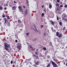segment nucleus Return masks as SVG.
Returning a JSON list of instances; mask_svg holds the SVG:
<instances>
[{"mask_svg": "<svg viewBox=\"0 0 67 67\" xmlns=\"http://www.w3.org/2000/svg\"><path fill=\"white\" fill-rule=\"evenodd\" d=\"M41 27H43V25H41Z\"/></svg>", "mask_w": 67, "mask_h": 67, "instance_id": "nucleus-34", "label": "nucleus"}, {"mask_svg": "<svg viewBox=\"0 0 67 67\" xmlns=\"http://www.w3.org/2000/svg\"><path fill=\"white\" fill-rule=\"evenodd\" d=\"M47 62H48H48H49V60H47Z\"/></svg>", "mask_w": 67, "mask_h": 67, "instance_id": "nucleus-42", "label": "nucleus"}, {"mask_svg": "<svg viewBox=\"0 0 67 67\" xmlns=\"http://www.w3.org/2000/svg\"><path fill=\"white\" fill-rule=\"evenodd\" d=\"M56 6H59V4H58V3H57L56 4Z\"/></svg>", "mask_w": 67, "mask_h": 67, "instance_id": "nucleus-25", "label": "nucleus"}, {"mask_svg": "<svg viewBox=\"0 0 67 67\" xmlns=\"http://www.w3.org/2000/svg\"><path fill=\"white\" fill-rule=\"evenodd\" d=\"M51 63H52V65L55 67H57V64H55V63L53 61H51Z\"/></svg>", "mask_w": 67, "mask_h": 67, "instance_id": "nucleus-3", "label": "nucleus"}, {"mask_svg": "<svg viewBox=\"0 0 67 67\" xmlns=\"http://www.w3.org/2000/svg\"><path fill=\"white\" fill-rule=\"evenodd\" d=\"M14 3H16V2H15V1H14Z\"/></svg>", "mask_w": 67, "mask_h": 67, "instance_id": "nucleus-46", "label": "nucleus"}, {"mask_svg": "<svg viewBox=\"0 0 67 67\" xmlns=\"http://www.w3.org/2000/svg\"><path fill=\"white\" fill-rule=\"evenodd\" d=\"M7 19H9V20H11V18L9 16L7 15Z\"/></svg>", "mask_w": 67, "mask_h": 67, "instance_id": "nucleus-12", "label": "nucleus"}, {"mask_svg": "<svg viewBox=\"0 0 67 67\" xmlns=\"http://www.w3.org/2000/svg\"><path fill=\"white\" fill-rule=\"evenodd\" d=\"M34 26L35 27V29H34L33 28V29L34 30V31H35L36 32H37L38 33H40V31H38V30H37V28H36V26H35V25H34Z\"/></svg>", "mask_w": 67, "mask_h": 67, "instance_id": "nucleus-2", "label": "nucleus"}, {"mask_svg": "<svg viewBox=\"0 0 67 67\" xmlns=\"http://www.w3.org/2000/svg\"><path fill=\"white\" fill-rule=\"evenodd\" d=\"M8 52H9V51H8Z\"/></svg>", "mask_w": 67, "mask_h": 67, "instance_id": "nucleus-57", "label": "nucleus"}, {"mask_svg": "<svg viewBox=\"0 0 67 67\" xmlns=\"http://www.w3.org/2000/svg\"><path fill=\"white\" fill-rule=\"evenodd\" d=\"M44 11L45 12V11H46V9H44Z\"/></svg>", "mask_w": 67, "mask_h": 67, "instance_id": "nucleus-43", "label": "nucleus"}, {"mask_svg": "<svg viewBox=\"0 0 67 67\" xmlns=\"http://www.w3.org/2000/svg\"><path fill=\"white\" fill-rule=\"evenodd\" d=\"M62 37V34H61L58 36V37L59 38H60V37Z\"/></svg>", "mask_w": 67, "mask_h": 67, "instance_id": "nucleus-14", "label": "nucleus"}, {"mask_svg": "<svg viewBox=\"0 0 67 67\" xmlns=\"http://www.w3.org/2000/svg\"><path fill=\"white\" fill-rule=\"evenodd\" d=\"M21 46L20 45V46H17V47L18 48H19V51H20V48H21Z\"/></svg>", "mask_w": 67, "mask_h": 67, "instance_id": "nucleus-7", "label": "nucleus"}, {"mask_svg": "<svg viewBox=\"0 0 67 67\" xmlns=\"http://www.w3.org/2000/svg\"><path fill=\"white\" fill-rule=\"evenodd\" d=\"M39 63V61H37L36 62V65H38V64Z\"/></svg>", "mask_w": 67, "mask_h": 67, "instance_id": "nucleus-16", "label": "nucleus"}, {"mask_svg": "<svg viewBox=\"0 0 67 67\" xmlns=\"http://www.w3.org/2000/svg\"><path fill=\"white\" fill-rule=\"evenodd\" d=\"M42 8H43L44 7V6H42Z\"/></svg>", "mask_w": 67, "mask_h": 67, "instance_id": "nucleus-50", "label": "nucleus"}, {"mask_svg": "<svg viewBox=\"0 0 67 67\" xmlns=\"http://www.w3.org/2000/svg\"><path fill=\"white\" fill-rule=\"evenodd\" d=\"M12 10H15V9H16V7L15 6H13L12 7Z\"/></svg>", "mask_w": 67, "mask_h": 67, "instance_id": "nucleus-10", "label": "nucleus"}, {"mask_svg": "<svg viewBox=\"0 0 67 67\" xmlns=\"http://www.w3.org/2000/svg\"><path fill=\"white\" fill-rule=\"evenodd\" d=\"M36 58H38V57L37 56H36Z\"/></svg>", "mask_w": 67, "mask_h": 67, "instance_id": "nucleus-39", "label": "nucleus"}, {"mask_svg": "<svg viewBox=\"0 0 67 67\" xmlns=\"http://www.w3.org/2000/svg\"><path fill=\"white\" fill-rule=\"evenodd\" d=\"M18 44H20V43H18Z\"/></svg>", "mask_w": 67, "mask_h": 67, "instance_id": "nucleus-54", "label": "nucleus"}, {"mask_svg": "<svg viewBox=\"0 0 67 67\" xmlns=\"http://www.w3.org/2000/svg\"><path fill=\"white\" fill-rule=\"evenodd\" d=\"M50 67V64H49L46 67Z\"/></svg>", "mask_w": 67, "mask_h": 67, "instance_id": "nucleus-21", "label": "nucleus"}, {"mask_svg": "<svg viewBox=\"0 0 67 67\" xmlns=\"http://www.w3.org/2000/svg\"><path fill=\"white\" fill-rule=\"evenodd\" d=\"M50 22H51L52 25H53V26H54V23L52 20H51Z\"/></svg>", "mask_w": 67, "mask_h": 67, "instance_id": "nucleus-5", "label": "nucleus"}, {"mask_svg": "<svg viewBox=\"0 0 67 67\" xmlns=\"http://www.w3.org/2000/svg\"><path fill=\"white\" fill-rule=\"evenodd\" d=\"M15 42L16 43H17V42H18V40H15Z\"/></svg>", "mask_w": 67, "mask_h": 67, "instance_id": "nucleus-31", "label": "nucleus"}, {"mask_svg": "<svg viewBox=\"0 0 67 67\" xmlns=\"http://www.w3.org/2000/svg\"><path fill=\"white\" fill-rule=\"evenodd\" d=\"M1 20H2V19H0V20L1 21Z\"/></svg>", "mask_w": 67, "mask_h": 67, "instance_id": "nucleus-52", "label": "nucleus"}, {"mask_svg": "<svg viewBox=\"0 0 67 67\" xmlns=\"http://www.w3.org/2000/svg\"><path fill=\"white\" fill-rule=\"evenodd\" d=\"M18 22L19 23H21V20H18Z\"/></svg>", "mask_w": 67, "mask_h": 67, "instance_id": "nucleus-24", "label": "nucleus"}, {"mask_svg": "<svg viewBox=\"0 0 67 67\" xmlns=\"http://www.w3.org/2000/svg\"><path fill=\"white\" fill-rule=\"evenodd\" d=\"M49 9H52V4H49Z\"/></svg>", "mask_w": 67, "mask_h": 67, "instance_id": "nucleus-11", "label": "nucleus"}, {"mask_svg": "<svg viewBox=\"0 0 67 67\" xmlns=\"http://www.w3.org/2000/svg\"><path fill=\"white\" fill-rule=\"evenodd\" d=\"M7 8L6 7H5L4 8V10H6Z\"/></svg>", "mask_w": 67, "mask_h": 67, "instance_id": "nucleus-38", "label": "nucleus"}, {"mask_svg": "<svg viewBox=\"0 0 67 67\" xmlns=\"http://www.w3.org/2000/svg\"><path fill=\"white\" fill-rule=\"evenodd\" d=\"M33 56H34V57H36V55H33Z\"/></svg>", "mask_w": 67, "mask_h": 67, "instance_id": "nucleus-40", "label": "nucleus"}, {"mask_svg": "<svg viewBox=\"0 0 67 67\" xmlns=\"http://www.w3.org/2000/svg\"><path fill=\"white\" fill-rule=\"evenodd\" d=\"M57 1L58 3L59 2V0H57Z\"/></svg>", "mask_w": 67, "mask_h": 67, "instance_id": "nucleus-28", "label": "nucleus"}, {"mask_svg": "<svg viewBox=\"0 0 67 67\" xmlns=\"http://www.w3.org/2000/svg\"><path fill=\"white\" fill-rule=\"evenodd\" d=\"M35 54H36V55H38V53H37V52H35Z\"/></svg>", "mask_w": 67, "mask_h": 67, "instance_id": "nucleus-26", "label": "nucleus"}, {"mask_svg": "<svg viewBox=\"0 0 67 67\" xmlns=\"http://www.w3.org/2000/svg\"><path fill=\"white\" fill-rule=\"evenodd\" d=\"M64 7H65V8H66L67 7V5H65L64 6Z\"/></svg>", "mask_w": 67, "mask_h": 67, "instance_id": "nucleus-30", "label": "nucleus"}, {"mask_svg": "<svg viewBox=\"0 0 67 67\" xmlns=\"http://www.w3.org/2000/svg\"><path fill=\"white\" fill-rule=\"evenodd\" d=\"M23 8H25V6H24Z\"/></svg>", "mask_w": 67, "mask_h": 67, "instance_id": "nucleus-47", "label": "nucleus"}, {"mask_svg": "<svg viewBox=\"0 0 67 67\" xmlns=\"http://www.w3.org/2000/svg\"><path fill=\"white\" fill-rule=\"evenodd\" d=\"M44 35H46V33H44Z\"/></svg>", "mask_w": 67, "mask_h": 67, "instance_id": "nucleus-44", "label": "nucleus"}, {"mask_svg": "<svg viewBox=\"0 0 67 67\" xmlns=\"http://www.w3.org/2000/svg\"><path fill=\"white\" fill-rule=\"evenodd\" d=\"M65 27H64L63 28V30H65Z\"/></svg>", "mask_w": 67, "mask_h": 67, "instance_id": "nucleus-41", "label": "nucleus"}, {"mask_svg": "<svg viewBox=\"0 0 67 67\" xmlns=\"http://www.w3.org/2000/svg\"><path fill=\"white\" fill-rule=\"evenodd\" d=\"M0 7H1V5H0Z\"/></svg>", "mask_w": 67, "mask_h": 67, "instance_id": "nucleus-56", "label": "nucleus"}, {"mask_svg": "<svg viewBox=\"0 0 67 67\" xmlns=\"http://www.w3.org/2000/svg\"><path fill=\"white\" fill-rule=\"evenodd\" d=\"M4 24H5L7 23V18H4Z\"/></svg>", "mask_w": 67, "mask_h": 67, "instance_id": "nucleus-8", "label": "nucleus"}, {"mask_svg": "<svg viewBox=\"0 0 67 67\" xmlns=\"http://www.w3.org/2000/svg\"><path fill=\"white\" fill-rule=\"evenodd\" d=\"M56 34L57 36H58L59 35V32H57L56 33Z\"/></svg>", "mask_w": 67, "mask_h": 67, "instance_id": "nucleus-15", "label": "nucleus"}, {"mask_svg": "<svg viewBox=\"0 0 67 67\" xmlns=\"http://www.w3.org/2000/svg\"><path fill=\"white\" fill-rule=\"evenodd\" d=\"M27 11V9H26L25 10V13L26 14H26L28 13Z\"/></svg>", "mask_w": 67, "mask_h": 67, "instance_id": "nucleus-9", "label": "nucleus"}, {"mask_svg": "<svg viewBox=\"0 0 67 67\" xmlns=\"http://www.w3.org/2000/svg\"><path fill=\"white\" fill-rule=\"evenodd\" d=\"M38 51V49H37V51Z\"/></svg>", "mask_w": 67, "mask_h": 67, "instance_id": "nucleus-49", "label": "nucleus"}, {"mask_svg": "<svg viewBox=\"0 0 67 67\" xmlns=\"http://www.w3.org/2000/svg\"><path fill=\"white\" fill-rule=\"evenodd\" d=\"M63 7V5H60V7H61V8H62V7Z\"/></svg>", "mask_w": 67, "mask_h": 67, "instance_id": "nucleus-35", "label": "nucleus"}, {"mask_svg": "<svg viewBox=\"0 0 67 67\" xmlns=\"http://www.w3.org/2000/svg\"><path fill=\"white\" fill-rule=\"evenodd\" d=\"M5 5H7V6H8V5L7 4H5Z\"/></svg>", "mask_w": 67, "mask_h": 67, "instance_id": "nucleus-45", "label": "nucleus"}, {"mask_svg": "<svg viewBox=\"0 0 67 67\" xmlns=\"http://www.w3.org/2000/svg\"><path fill=\"white\" fill-rule=\"evenodd\" d=\"M66 65L67 66V62L66 64Z\"/></svg>", "mask_w": 67, "mask_h": 67, "instance_id": "nucleus-53", "label": "nucleus"}, {"mask_svg": "<svg viewBox=\"0 0 67 67\" xmlns=\"http://www.w3.org/2000/svg\"><path fill=\"white\" fill-rule=\"evenodd\" d=\"M63 64H64V65H65V62H64L63 63Z\"/></svg>", "mask_w": 67, "mask_h": 67, "instance_id": "nucleus-48", "label": "nucleus"}, {"mask_svg": "<svg viewBox=\"0 0 67 67\" xmlns=\"http://www.w3.org/2000/svg\"><path fill=\"white\" fill-rule=\"evenodd\" d=\"M10 63H11V64H13V61L12 60V61H11Z\"/></svg>", "mask_w": 67, "mask_h": 67, "instance_id": "nucleus-27", "label": "nucleus"}, {"mask_svg": "<svg viewBox=\"0 0 67 67\" xmlns=\"http://www.w3.org/2000/svg\"><path fill=\"white\" fill-rule=\"evenodd\" d=\"M26 1L27 3V5H29V1H28V0H26Z\"/></svg>", "mask_w": 67, "mask_h": 67, "instance_id": "nucleus-19", "label": "nucleus"}, {"mask_svg": "<svg viewBox=\"0 0 67 67\" xmlns=\"http://www.w3.org/2000/svg\"><path fill=\"white\" fill-rule=\"evenodd\" d=\"M18 8L20 10H21V12H22V10H23V9L22 8V6H19L18 7Z\"/></svg>", "mask_w": 67, "mask_h": 67, "instance_id": "nucleus-4", "label": "nucleus"}, {"mask_svg": "<svg viewBox=\"0 0 67 67\" xmlns=\"http://www.w3.org/2000/svg\"><path fill=\"white\" fill-rule=\"evenodd\" d=\"M53 61H54V62H55L56 63H57V62H58V60L55 59H53Z\"/></svg>", "mask_w": 67, "mask_h": 67, "instance_id": "nucleus-6", "label": "nucleus"}, {"mask_svg": "<svg viewBox=\"0 0 67 67\" xmlns=\"http://www.w3.org/2000/svg\"><path fill=\"white\" fill-rule=\"evenodd\" d=\"M5 48L6 51H8V47H10V46L7 43L5 42L4 43Z\"/></svg>", "mask_w": 67, "mask_h": 67, "instance_id": "nucleus-1", "label": "nucleus"}, {"mask_svg": "<svg viewBox=\"0 0 67 67\" xmlns=\"http://www.w3.org/2000/svg\"><path fill=\"white\" fill-rule=\"evenodd\" d=\"M10 22H9L7 24H8V26H10Z\"/></svg>", "mask_w": 67, "mask_h": 67, "instance_id": "nucleus-23", "label": "nucleus"}, {"mask_svg": "<svg viewBox=\"0 0 67 67\" xmlns=\"http://www.w3.org/2000/svg\"><path fill=\"white\" fill-rule=\"evenodd\" d=\"M57 19L58 21V20L59 19V18H58V16H57Z\"/></svg>", "mask_w": 67, "mask_h": 67, "instance_id": "nucleus-29", "label": "nucleus"}, {"mask_svg": "<svg viewBox=\"0 0 67 67\" xmlns=\"http://www.w3.org/2000/svg\"><path fill=\"white\" fill-rule=\"evenodd\" d=\"M57 10H58V11H59V9H57Z\"/></svg>", "mask_w": 67, "mask_h": 67, "instance_id": "nucleus-51", "label": "nucleus"}, {"mask_svg": "<svg viewBox=\"0 0 67 67\" xmlns=\"http://www.w3.org/2000/svg\"><path fill=\"white\" fill-rule=\"evenodd\" d=\"M62 18H63L62 19L64 20H65V17H64V15H63L62 16Z\"/></svg>", "mask_w": 67, "mask_h": 67, "instance_id": "nucleus-13", "label": "nucleus"}, {"mask_svg": "<svg viewBox=\"0 0 67 67\" xmlns=\"http://www.w3.org/2000/svg\"><path fill=\"white\" fill-rule=\"evenodd\" d=\"M30 48H32V45H31L30 46Z\"/></svg>", "mask_w": 67, "mask_h": 67, "instance_id": "nucleus-37", "label": "nucleus"}, {"mask_svg": "<svg viewBox=\"0 0 67 67\" xmlns=\"http://www.w3.org/2000/svg\"><path fill=\"white\" fill-rule=\"evenodd\" d=\"M36 40H34V41H35Z\"/></svg>", "mask_w": 67, "mask_h": 67, "instance_id": "nucleus-55", "label": "nucleus"}, {"mask_svg": "<svg viewBox=\"0 0 67 67\" xmlns=\"http://www.w3.org/2000/svg\"><path fill=\"white\" fill-rule=\"evenodd\" d=\"M29 33H28L26 34V35H27V36H28V35H29Z\"/></svg>", "mask_w": 67, "mask_h": 67, "instance_id": "nucleus-32", "label": "nucleus"}, {"mask_svg": "<svg viewBox=\"0 0 67 67\" xmlns=\"http://www.w3.org/2000/svg\"><path fill=\"white\" fill-rule=\"evenodd\" d=\"M35 50V48H32V50H33V51H34Z\"/></svg>", "mask_w": 67, "mask_h": 67, "instance_id": "nucleus-33", "label": "nucleus"}, {"mask_svg": "<svg viewBox=\"0 0 67 67\" xmlns=\"http://www.w3.org/2000/svg\"><path fill=\"white\" fill-rule=\"evenodd\" d=\"M3 9V8L2 7H0V10H2Z\"/></svg>", "mask_w": 67, "mask_h": 67, "instance_id": "nucleus-20", "label": "nucleus"}, {"mask_svg": "<svg viewBox=\"0 0 67 67\" xmlns=\"http://www.w3.org/2000/svg\"><path fill=\"white\" fill-rule=\"evenodd\" d=\"M3 18H5V15H3Z\"/></svg>", "mask_w": 67, "mask_h": 67, "instance_id": "nucleus-36", "label": "nucleus"}, {"mask_svg": "<svg viewBox=\"0 0 67 67\" xmlns=\"http://www.w3.org/2000/svg\"><path fill=\"white\" fill-rule=\"evenodd\" d=\"M43 49L44 51H46V48L45 47H43Z\"/></svg>", "mask_w": 67, "mask_h": 67, "instance_id": "nucleus-18", "label": "nucleus"}, {"mask_svg": "<svg viewBox=\"0 0 67 67\" xmlns=\"http://www.w3.org/2000/svg\"><path fill=\"white\" fill-rule=\"evenodd\" d=\"M59 24L60 25H61V26H62V25H63L62 23L61 22H59Z\"/></svg>", "mask_w": 67, "mask_h": 67, "instance_id": "nucleus-17", "label": "nucleus"}, {"mask_svg": "<svg viewBox=\"0 0 67 67\" xmlns=\"http://www.w3.org/2000/svg\"><path fill=\"white\" fill-rule=\"evenodd\" d=\"M44 14L43 13H42V14L41 15L42 16H44Z\"/></svg>", "mask_w": 67, "mask_h": 67, "instance_id": "nucleus-22", "label": "nucleus"}]
</instances>
